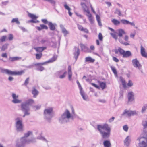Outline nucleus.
Here are the masks:
<instances>
[{
    "label": "nucleus",
    "instance_id": "obj_1",
    "mask_svg": "<svg viewBox=\"0 0 147 147\" xmlns=\"http://www.w3.org/2000/svg\"><path fill=\"white\" fill-rule=\"evenodd\" d=\"M97 129L103 138H106L109 137L111 128L108 124L97 125Z\"/></svg>",
    "mask_w": 147,
    "mask_h": 147
},
{
    "label": "nucleus",
    "instance_id": "obj_2",
    "mask_svg": "<svg viewBox=\"0 0 147 147\" xmlns=\"http://www.w3.org/2000/svg\"><path fill=\"white\" fill-rule=\"evenodd\" d=\"M74 117L70 111L66 109L58 118V121L61 124H65L70 122V119H73Z\"/></svg>",
    "mask_w": 147,
    "mask_h": 147
},
{
    "label": "nucleus",
    "instance_id": "obj_3",
    "mask_svg": "<svg viewBox=\"0 0 147 147\" xmlns=\"http://www.w3.org/2000/svg\"><path fill=\"white\" fill-rule=\"evenodd\" d=\"M34 102V101L32 99H29L21 104V110L24 113L23 117H24L25 116L28 115L30 114L29 106L31 105Z\"/></svg>",
    "mask_w": 147,
    "mask_h": 147
},
{
    "label": "nucleus",
    "instance_id": "obj_4",
    "mask_svg": "<svg viewBox=\"0 0 147 147\" xmlns=\"http://www.w3.org/2000/svg\"><path fill=\"white\" fill-rule=\"evenodd\" d=\"M32 134V131H29L24 134V136L22 137L20 139L17 140L16 143H18L20 141L19 144L25 145L26 144H30L31 143H33L36 142L35 138L32 139H28L27 137Z\"/></svg>",
    "mask_w": 147,
    "mask_h": 147
},
{
    "label": "nucleus",
    "instance_id": "obj_5",
    "mask_svg": "<svg viewBox=\"0 0 147 147\" xmlns=\"http://www.w3.org/2000/svg\"><path fill=\"white\" fill-rule=\"evenodd\" d=\"M44 115L45 119L49 122L54 115L53 108L48 107L45 108L44 110Z\"/></svg>",
    "mask_w": 147,
    "mask_h": 147
},
{
    "label": "nucleus",
    "instance_id": "obj_6",
    "mask_svg": "<svg viewBox=\"0 0 147 147\" xmlns=\"http://www.w3.org/2000/svg\"><path fill=\"white\" fill-rule=\"evenodd\" d=\"M15 127L16 130L18 132L23 131L24 125L22 118L18 117L15 119Z\"/></svg>",
    "mask_w": 147,
    "mask_h": 147
},
{
    "label": "nucleus",
    "instance_id": "obj_7",
    "mask_svg": "<svg viewBox=\"0 0 147 147\" xmlns=\"http://www.w3.org/2000/svg\"><path fill=\"white\" fill-rule=\"evenodd\" d=\"M24 71L23 70L18 71H12L7 69H1V73L8 75H20L24 73Z\"/></svg>",
    "mask_w": 147,
    "mask_h": 147
},
{
    "label": "nucleus",
    "instance_id": "obj_8",
    "mask_svg": "<svg viewBox=\"0 0 147 147\" xmlns=\"http://www.w3.org/2000/svg\"><path fill=\"white\" fill-rule=\"evenodd\" d=\"M132 65L134 67L138 69L142 74L144 73L142 69V65L137 58L133 59L132 60Z\"/></svg>",
    "mask_w": 147,
    "mask_h": 147
},
{
    "label": "nucleus",
    "instance_id": "obj_9",
    "mask_svg": "<svg viewBox=\"0 0 147 147\" xmlns=\"http://www.w3.org/2000/svg\"><path fill=\"white\" fill-rule=\"evenodd\" d=\"M138 140L140 142L137 147H147V138L141 137Z\"/></svg>",
    "mask_w": 147,
    "mask_h": 147
},
{
    "label": "nucleus",
    "instance_id": "obj_10",
    "mask_svg": "<svg viewBox=\"0 0 147 147\" xmlns=\"http://www.w3.org/2000/svg\"><path fill=\"white\" fill-rule=\"evenodd\" d=\"M137 112L136 111H131L125 109L124 110L122 114V115H127L129 117H130L132 115H137Z\"/></svg>",
    "mask_w": 147,
    "mask_h": 147
},
{
    "label": "nucleus",
    "instance_id": "obj_11",
    "mask_svg": "<svg viewBox=\"0 0 147 147\" xmlns=\"http://www.w3.org/2000/svg\"><path fill=\"white\" fill-rule=\"evenodd\" d=\"M67 74L66 71L63 69L57 72L56 75L57 77L60 79H63L65 77Z\"/></svg>",
    "mask_w": 147,
    "mask_h": 147
},
{
    "label": "nucleus",
    "instance_id": "obj_12",
    "mask_svg": "<svg viewBox=\"0 0 147 147\" xmlns=\"http://www.w3.org/2000/svg\"><path fill=\"white\" fill-rule=\"evenodd\" d=\"M12 96L13 99L12 100V102L15 104L19 103L21 102L22 101L18 99L19 96L18 95H16V94L14 93H13L12 94Z\"/></svg>",
    "mask_w": 147,
    "mask_h": 147
},
{
    "label": "nucleus",
    "instance_id": "obj_13",
    "mask_svg": "<svg viewBox=\"0 0 147 147\" xmlns=\"http://www.w3.org/2000/svg\"><path fill=\"white\" fill-rule=\"evenodd\" d=\"M57 55H54L53 57L51 58L47 62H45L41 63H38L35 64V65H43L47 63L53 62L54 61L57 59Z\"/></svg>",
    "mask_w": 147,
    "mask_h": 147
},
{
    "label": "nucleus",
    "instance_id": "obj_14",
    "mask_svg": "<svg viewBox=\"0 0 147 147\" xmlns=\"http://www.w3.org/2000/svg\"><path fill=\"white\" fill-rule=\"evenodd\" d=\"M127 97L128 99V102L129 103L132 102L134 100V93L132 92L128 93Z\"/></svg>",
    "mask_w": 147,
    "mask_h": 147
},
{
    "label": "nucleus",
    "instance_id": "obj_15",
    "mask_svg": "<svg viewBox=\"0 0 147 147\" xmlns=\"http://www.w3.org/2000/svg\"><path fill=\"white\" fill-rule=\"evenodd\" d=\"M130 138L129 136H127L124 140V145L126 147H128L131 142Z\"/></svg>",
    "mask_w": 147,
    "mask_h": 147
},
{
    "label": "nucleus",
    "instance_id": "obj_16",
    "mask_svg": "<svg viewBox=\"0 0 147 147\" xmlns=\"http://www.w3.org/2000/svg\"><path fill=\"white\" fill-rule=\"evenodd\" d=\"M68 78L69 81L72 80V72L71 71V66L69 65L68 68Z\"/></svg>",
    "mask_w": 147,
    "mask_h": 147
},
{
    "label": "nucleus",
    "instance_id": "obj_17",
    "mask_svg": "<svg viewBox=\"0 0 147 147\" xmlns=\"http://www.w3.org/2000/svg\"><path fill=\"white\" fill-rule=\"evenodd\" d=\"M80 92L83 99L84 100L86 101H88L89 100V99L88 97V96L85 93L83 90H81Z\"/></svg>",
    "mask_w": 147,
    "mask_h": 147
},
{
    "label": "nucleus",
    "instance_id": "obj_18",
    "mask_svg": "<svg viewBox=\"0 0 147 147\" xmlns=\"http://www.w3.org/2000/svg\"><path fill=\"white\" fill-rule=\"evenodd\" d=\"M60 27L61 28L62 32L63 33L64 36H66L69 34V32L67 30L63 25H60Z\"/></svg>",
    "mask_w": 147,
    "mask_h": 147
},
{
    "label": "nucleus",
    "instance_id": "obj_19",
    "mask_svg": "<svg viewBox=\"0 0 147 147\" xmlns=\"http://www.w3.org/2000/svg\"><path fill=\"white\" fill-rule=\"evenodd\" d=\"M50 29L51 30L54 31L55 29V27L57 24L55 23L53 24L51 22H49L48 24Z\"/></svg>",
    "mask_w": 147,
    "mask_h": 147
},
{
    "label": "nucleus",
    "instance_id": "obj_20",
    "mask_svg": "<svg viewBox=\"0 0 147 147\" xmlns=\"http://www.w3.org/2000/svg\"><path fill=\"white\" fill-rule=\"evenodd\" d=\"M140 48L141 54L142 56L147 58V53L145 51L144 48L142 46H141Z\"/></svg>",
    "mask_w": 147,
    "mask_h": 147
},
{
    "label": "nucleus",
    "instance_id": "obj_21",
    "mask_svg": "<svg viewBox=\"0 0 147 147\" xmlns=\"http://www.w3.org/2000/svg\"><path fill=\"white\" fill-rule=\"evenodd\" d=\"M36 28L39 31L43 29L47 30L48 28L47 26L44 24H40V26H36Z\"/></svg>",
    "mask_w": 147,
    "mask_h": 147
},
{
    "label": "nucleus",
    "instance_id": "obj_22",
    "mask_svg": "<svg viewBox=\"0 0 147 147\" xmlns=\"http://www.w3.org/2000/svg\"><path fill=\"white\" fill-rule=\"evenodd\" d=\"M75 52L74 53V58L76 60H77L78 58V56L80 54V51L79 48H77L76 47H75Z\"/></svg>",
    "mask_w": 147,
    "mask_h": 147
},
{
    "label": "nucleus",
    "instance_id": "obj_23",
    "mask_svg": "<svg viewBox=\"0 0 147 147\" xmlns=\"http://www.w3.org/2000/svg\"><path fill=\"white\" fill-rule=\"evenodd\" d=\"M81 4L84 12H87V14L90 13L88 7L84 3H82Z\"/></svg>",
    "mask_w": 147,
    "mask_h": 147
},
{
    "label": "nucleus",
    "instance_id": "obj_24",
    "mask_svg": "<svg viewBox=\"0 0 147 147\" xmlns=\"http://www.w3.org/2000/svg\"><path fill=\"white\" fill-rule=\"evenodd\" d=\"M132 55L131 52L129 51H125L124 54L123 55V58H127L131 56Z\"/></svg>",
    "mask_w": 147,
    "mask_h": 147
},
{
    "label": "nucleus",
    "instance_id": "obj_25",
    "mask_svg": "<svg viewBox=\"0 0 147 147\" xmlns=\"http://www.w3.org/2000/svg\"><path fill=\"white\" fill-rule=\"evenodd\" d=\"M118 35L119 37H122L123 35L125 34L126 33L125 31L123 29H120L118 30Z\"/></svg>",
    "mask_w": 147,
    "mask_h": 147
},
{
    "label": "nucleus",
    "instance_id": "obj_26",
    "mask_svg": "<svg viewBox=\"0 0 147 147\" xmlns=\"http://www.w3.org/2000/svg\"><path fill=\"white\" fill-rule=\"evenodd\" d=\"M95 60L90 57H87L85 58V62L93 63L94 62Z\"/></svg>",
    "mask_w": 147,
    "mask_h": 147
},
{
    "label": "nucleus",
    "instance_id": "obj_27",
    "mask_svg": "<svg viewBox=\"0 0 147 147\" xmlns=\"http://www.w3.org/2000/svg\"><path fill=\"white\" fill-rule=\"evenodd\" d=\"M86 16L88 17L89 20L91 24H92L94 23V20L92 15L90 13L86 14Z\"/></svg>",
    "mask_w": 147,
    "mask_h": 147
},
{
    "label": "nucleus",
    "instance_id": "obj_28",
    "mask_svg": "<svg viewBox=\"0 0 147 147\" xmlns=\"http://www.w3.org/2000/svg\"><path fill=\"white\" fill-rule=\"evenodd\" d=\"M103 145L104 147H111V144L109 140H106L104 141Z\"/></svg>",
    "mask_w": 147,
    "mask_h": 147
},
{
    "label": "nucleus",
    "instance_id": "obj_29",
    "mask_svg": "<svg viewBox=\"0 0 147 147\" xmlns=\"http://www.w3.org/2000/svg\"><path fill=\"white\" fill-rule=\"evenodd\" d=\"M82 50L85 52H87L88 49V48L84 44H81L80 45Z\"/></svg>",
    "mask_w": 147,
    "mask_h": 147
},
{
    "label": "nucleus",
    "instance_id": "obj_30",
    "mask_svg": "<svg viewBox=\"0 0 147 147\" xmlns=\"http://www.w3.org/2000/svg\"><path fill=\"white\" fill-rule=\"evenodd\" d=\"M32 93L33 95V97L35 98L38 94V92L35 88H33L32 90Z\"/></svg>",
    "mask_w": 147,
    "mask_h": 147
},
{
    "label": "nucleus",
    "instance_id": "obj_31",
    "mask_svg": "<svg viewBox=\"0 0 147 147\" xmlns=\"http://www.w3.org/2000/svg\"><path fill=\"white\" fill-rule=\"evenodd\" d=\"M46 47H42L37 48H35L34 49L37 52H42L44 50L46 49Z\"/></svg>",
    "mask_w": 147,
    "mask_h": 147
},
{
    "label": "nucleus",
    "instance_id": "obj_32",
    "mask_svg": "<svg viewBox=\"0 0 147 147\" xmlns=\"http://www.w3.org/2000/svg\"><path fill=\"white\" fill-rule=\"evenodd\" d=\"M147 109V103L144 104L142 107L141 112L142 113H144Z\"/></svg>",
    "mask_w": 147,
    "mask_h": 147
},
{
    "label": "nucleus",
    "instance_id": "obj_33",
    "mask_svg": "<svg viewBox=\"0 0 147 147\" xmlns=\"http://www.w3.org/2000/svg\"><path fill=\"white\" fill-rule=\"evenodd\" d=\"M120 80L121 81L122 84L124 88L126 87V85L124 79L122 77H120Z\"/></svg>",
    "mask_w": 147,
    "mask_h": 147
},
{
    "label": "nucleus",
    "instance_id": "obj_34",
    "mask_svg": "<svg viewBox=\"0 0 147 147\" xmlns=\"http://www.w3.org/2000/svg\"><path fill=\"white\" fill-rule=\"evenodd\" d=\"M98 82L101 88L103 89H105L106 87V83L103 82L98 81Z\"/></svg>",
    "mask_w": 147,
    "mask_h": 147
},
{
    "label": "nucleus",
    "instance_id": "obj_35",
    "mask_svg": "<svg viewBox=\"0 0 147 147\" xmlns=\"http://www.w3.org/2000/svg\"><path fill=\"white\" fill-rule=\"evenodd\" d=\"M9 59L11 61H15L20 60L21 59V58L19 57H10Z\"/></svg>",
    "mask_w": 147,
    "mask_h": 147
},
{
    "label": "nucleus",
    "instance_id": "obj_36",
    "mask_svg": "<svg viewBox=\"0 0 147 147\" xmlns=\"http://www.w3.org/2000/svg\"><path fill=\"white\" fill-rule=\"evenodd\" d=\"M28 16L29 17L33 19H35L38 18V16H36L34 14H31L30 13H28Z\"/></svg>",
    "mask_w": 147,
    "mask_h": 147
},
{
    "label": "nucleus",
    "instance_id": "obj_37",
    "mask_svg": "<svg viewBox=\"0 0 147 147\" xmlns=\"http://www.w3.org/2000/svg\"><path fill=\"white\" fill-rule=\"evenodd\" d=\"M111 21L115 25H118L120 24V22L119 21L115 19H113Z\"/></svg>",
    "mask_w": 147,
    "mask_h": 147
},
{
    "label": "nucleus",
    "instance_id": "obj_38",
    "mask_svg": "<svg viewBox=\"0 0 147 147\" xmlns=\"http://www.w3.org/2000/svg\"><path fill=\"white\" fill-rule=\"evenodd\" d=\"M142 124L144 128H147V119L142 121Z\"/></svg>",
    "mask_w": 147,
    "mask_h": 147
},
{
    "label": "nucleus",
    "instance_id": "obj_39",
    "mask_svg": "<svg viewBox=\"0 0 147 147\" xmlns=\"http://www.w3.org/2000/svg\"><path fill=\"white\" fill-rule=\"evenodd\" d=\"M11 22L12 23L15 22L18 24H20V22L19 21L18 19V18H15L13 19L11 21Z\"/></svg>",
    "mask_w": 147,
    "mask_h": 147
},
{
    "label": "nucleus",
    "instance_id": "obj_40",
    "mask_svg": "<svg viewBox=\"0 0 147 147\" xmlns=\"http://www.w3.org/2000/svg\"><path fill=\"white\" fill-rule=\"evenodd\" d=\"M8 44H4L1 47V50L2 51H5V50L7 49V48L8 46Z\"/></svg>",
    "mask_w": 147,
    "mask_h": 147
},
{
    "label": "nucleus",
    "instance_id": "obj_41",
    "mask_svg": "<svg viewBox=\"0 0 147 147\" xmlns=\"http://www.w3.org/2000/svg\"><path fill=\"white\" fill-rule=\"evenodd\" d=\"M111 70H112V71L113 72V73H114L115 75L116 76H117V73L116 71V70L115 69V68L113 66H111Z\"/></svg>",
    "mask_w": 147,
    "mask_h": 147
},
{
    "label": "nucleus",
    "instance_id": "obj_42",
    "mask_svg": "<svg viewBox=\"0 0 147 147\" xmlns=\"http://www.w3.org/2000/svg\"><path fill=\"white\" fill-rule=\"evenodd\" d=\"M121 22L124 24H128L129 21L125 19H122L121 20Z\"/></svg>",
    "mask_w": 147,
    "mask_h": 147
},
{
    "label": "nucleus",
    "instance_id": "obj_43",
    "mask_svg": "<svg viewBox=\"0 0 147 147\" xmlns=\"http://www.w3.org/2000/svg\"><path fill=\"white\" fill-rule=\"evenodd\" d=\"M37 139L41 140L43 141L47 142V140L44 137H43L41 135H40L39 136H38L37 138Z\"/></svg>",
    "mask_w": 147,
    "mask_h": 147
},
{
    "label": "nucleus",
    "instance_id": "obj_44",
    "mask_svg": "<svg viewBox=\"0 0 147 147\" xmlns=\"http://www.w3.org/2000/svg\"><path fill=\"white\" fill-rule=\"evenodd\" d=\"M118 51L120 54L122 55L124 54L125 51L124 50L120 47L118 48Z\"/></svg>",
    "mask_w": 147,
    "mask_h": 147
},
{
    "label": "nucleus",
    "instance_id": "obj_45",
    "mask_svg": "<svg viewBox=\"0 0 147 147\" xmlns=\"http://www.w3.org/2000/svg\"><path fill=\"white\" fill-rule=\"evenodd\" d=\"M42 54L41 53L40 54H36V59H40L42 57Z\"/></svg>",
    "mask_w": 147,
    "mask_h": 147
},
{
    "label": "nucleus",
    "instance_id": "obj_46",
    "mask_svg": "<svg viewBox=\"0 0 147 147\" xmlns=\"http://www.w3.org/2000/svg\"><path fill=\"white\" fill-rule=\"evenodd\" d=\"M21 142H19L18 143H16V147H24L25 145L19 144Z\"/></svg>",
    "mask_w": 147,
    "mask_h": 147
},
{
    "label": "nucleus",
    "instance_id": "obj_47",
    "mask_svg": "<svg viewBox=\"0 0 147 147\" xmlns=\"http://www.w3.org/2000/svg\"><path fill=\"white\" fill-rule=\"evenodd\" d=\"M63 5L64 7L66 10H67L68 11L71 10L70 8L67 5L66 3H64Z\"/></svg>",
    "mask_w": 147,
    "mask_h": 147
},
{
    "label": "nucleus",
    "instance_id": "obj_48",
    "mask_svg": "<svg viewBox=\"0 0 147 147\" xmlns=\"http://www.w3.org/2000/svg\"><path fill=\"white\" fill-rule=\"evenodd\" d=\"M128 127L127 125H124L123 127V129L125 132L128 131Z\"/></svg>",
    "mask_w": 147,
    "mask_h": 147
},
{
    "label": "nucleus",
    "instance_id": "obj_49",
    "mask_svg": "<svg viewBox=\"0 0 147 147\" xmlns=\"http://www.w3.org/2000/svg\"><path fill=\"white\" fill-rule=\"evenodd\" d=\"M119 41L121 43L124 45L125 46H127V45H130V44L129 42H124L122 40H119Z\"/></svg>",
    "mask_w": 147,
    "mask_h": 147
},
{
    "label": "nucleus",
    "instance_id": "obj_50",
    "mask_svg": "<svg viewBox=\"0 0 147 147\" xmlns=\"http://www.w3.org/2000/svg\"><path fill=\"white\" fill-rule=\"evenodd\" d=\"M48 40L46 39H42L40 42L42 44L48 42Z\"/></svg>",
    "mask_w": 147,
    "mask_h": 147
},
{
    "label": "nucleus",
    "instance_id": "obj_51",
    "mask_svg": "<svg viewBox=\"0 0 147 147\" xmlns=\"http://www.w3.org/2000/svg\"><path fill=\"white\" fill-rule=\"evenodd\" d=\"M33 109L35 110L39 109L40 107V105H37L33 106Z\"/></svg>",
    "mask_w": 147,
    "mask_h": 147
},
{
    "label": "nucleus",
    "instance_id": "obj_52",
    "mask_svg": "<svg viewBox=\"0 0 147 147\" xmlns=\"http://www.w3.org/2000/svg\"><path fill=\"white\" fill-rule=\"evenodd\" d=\"M39 22V21L37 20H34L33 19H32L31 20H29L28 21V22H32L34 23H38Z\"/></svg>",
    "mask_w": 147,
    "mask_h": 147
},
{
    "label": "nucleus",
    "instance_id": "obj_53",
    "mask_svg": "<svg viewBox=\"0 0 147 147\" xmlns=\"http://www.w3.org/2000/svg\"><path fill=\"white\" fill-rule=\"evenodd\" d=\"M44 69V68L43 67L41 66L38 67L36 68V70L40 71H42Z\"/></svg>",
    "mask_w": 147,
    "mask_h": 147
},
{
    "label": "nucleus",
    "instance_id": "obj_54",
    "mask_svg": "<svg viewBox=\"0 0 147 147\" xmlns=\"http://www.w3.org/2000/svg\"><path fill=\"white\" fill-rule=\"evenodd\" d=\"M7 38V37L6 36H2L1 39H0V41H1V42H3L5 41Z\"/></svg>",
    "mask_w": 147,
    "mask_h": 147
},
{
    "label": "nucleus",
    "instance_id": "obj_55",
    "mask_svg": "<svg viewBox=\"0 0 147 147\" xmlns=\"http://www.w3.org/2000/svg\"><path fill=\"white\" fill-rule=\"evenodd\" d=\"M41 21L42 22L45 24H48L49 23V22H48L46 19H44L41 20Z\"/></svg>",
    "mask_w": 147,
    "mask_h": 147
},
{
    "label": "nucleus",
    "instance_id": "obj_56",
    "mask_svg": "<svg viewBox=\"0 0 147 147\" xmlns=\"http://www.w3.org/2000/svg\"><path fill=\"white\" fill-rule=\"evenodd\" d=\"M110 34L115 39L117 40V36L116 34L111 33Z\"/></svg>",
    "mask_w": 147,
    "mask_h": 147
},
{
    "label": "nucleus",
    "instance_id": "obj_57",
    "mask_svg": "<svg viewBox=\"0 0 147 147\" xmlns=\"http://www.w3.org/2000/svg\"><path fill=\"white\" fill-rule=\"evenodd\" d=\"M98 38L100 41H102L103 36L101 33H99L98 34Z\"/></svg>",
    "mask_w": 147,
    "mask_h": 147
},
{
    "label": "nucleus",
    "instance_id": "obj_58",
    "mask_svg": "<svg viewBox=\"0 0 147 147\" xmlns=\"http://www.w3.org/2000/svg\"><path fill=\"white\" fill-rule=\"evenodd\" d=\"M45 1H47L49 2L51 4H54L55 3V1L54 0H44Z\"/></svg>",
    "mask_w": 147,
    "mask_h": 147
},
{
    "label": "nucleus",
    "instance_id": "obj_59",
    "mask_svg": "<svg viewBox=\"0 0 147 147\" xmlns=\"http://www.w3.org/2000/svg\"><path fill=\"white\" fill-rule=\"evenodd\" d=\"M29 78H27L26 79V80L24 83L23 84V85L26 86L29 83Z\"/></svg>",
    "mask_w": 147,
    "mask_h": 147
},
{
    "label": "nucleus",
    "instance_id": "obj_60",
    "mask_svg": "<svg viewBox=\"0 0 147 147\" xmlns=\"http://www.w3.org/2000/svg\"><path fill=\"white\" fill-rule=\"evenodd\" d=\"M127 86L129 87H131L133 85V83L131 81L129 80L128 83L127 84Z\"/></svg>",
    "mask_w": 147,
    "mask_h": 147
},
{
    "label": "nucleus",
    "instance_id": "obj_61",
    "mask_svg": "<svg viewBox=\"0 0 147 147\" xmlns=\"http://www.w3.org/2000/svg\"><path fill=\"white\" fill-rule=\"evenodd\" d=\"M115 13L118 14L119 16H121V12L119 10L116 9V11L115 12Z\"/></svg>",
    "mask_w": 147,
    "mask_h": 147
},
{
    "label": "nucleus",
    "instance_id": "obj_62",
    "mask_svg": "<svg viewBox=\"0 0 147 147\" xmlns=\"http://www.w3.org/2000/svg\"><path fill=\"white\" fill-rule=\"evenodd\" d=\"M13 36L12 34H10L9 35L8 37V39L9 40L11 41L13 40Z\"/></svg>",
    "mask_w": 147,
    "mask_h": 147
},
{
    "label": "nucleus",
    "instance_id": "obj_63",
    "mask_svg": "<svg viewBox=\"0 0 147 147\" xmlns=\"http://www.w3.org/2000/svg\"><path fill=\"white\" fill-rule=\"evenodd\" d=\"M124 40L127 42H128V40H129V36H128L127 35H125V36L124 37Z\"/></svg>",
    "mask_w": 147,
    "mask_h": 147
},
{
    "label": "nucleus",
    "instance_id": "obj_64",
    "mask_svg": "<svg viewBox=\"0 0 147 147\" xmlns=\"http://www.w3.org/2000/svg\"><path fill=\"white\" fill-rule=\"evenodd\" d=\"M77 26L78 28V29L82 31L84 28L82 27V26L81 25H80L79 24L77 25Z\"/></svg>",
    "mask_w": 147,
    "mask_h": 147
}]
</instances>
